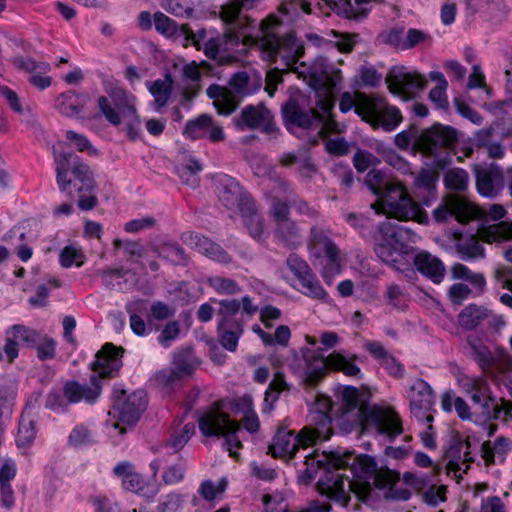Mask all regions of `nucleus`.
Returning <instances> with one entry per match:
<instances>
[{"mask_svg":"<svg viewBox=\"0 0 512 512\" xmlns=\"http://www.w3.org/2000/svg\"><path fill=\"white\" fill-rule=\"evenodd\" d=\"M336 396L333 403L326 395L317 394L310 409V425L313 427H304L298 434L279 429L268 453L273 457H292L299 447L306 448L329 439L333 416L351 426L373 427L377 434L390 440L403 433L402 420L393 407L385 404L368 406L371 397L368 386H338Z\"/></svg>","mask_w":512,"mask_h":512,"instance_id":"f257e3e1","label":"nucleus"},{"mask_svg":"<svg viewBox=\"0 0 512 512\" xmlns=\"http://www.w3.org/2000/svg\"><path fill=\"white\" fill-rule=\"evenodd\" d=\"M331 462L335 470L323 473L318 480V490L342 505H347L350 492L363 502L378 498V491L387 496V489L395 482L393 473L379 470L374 458L368 455L345 453L334 456Z\"/></svg>","mask_w":512,"mask_h":512,"instance_id":"f03ea898","label":"nucleus"},{"mask_svg":"<svg viewBox=\"0 0 512 512\" xmlns=\"http://www.w3.org/2000/svg\"><path fill=\"white\" fill-rule=\"evenodd\" d=\"M232 413L243 414L244 428L249 433H256L260 423L253 409L252 398L248 395L233 399H223L215 402L198 418L200 432L205 437H223V447L233 458H238V451L242 449L239 438L240 424L231 419Z\"/></svg>","mask_w":512,"mask_h":512,"instance_id":"7ed1b4c3","label":"nucleus"},{"mask_svg":"<svg viewBox=\"0 0 512 512\" xmlns=\"http://www.w3.org/2000/svg\"><path fill=\"white\" fill-rule=\"evenodd\" d=\"M281 21L274 15L263 19L254 35L245 36V43L254 45L262 60L275 63L278 59L286 68H293L304 54V47L293 34L280 35Z\"/></svg>","mask_w":512,"mask_h":512,"instance_id":"20e7f679","label":"nucleus"},{"mask_svg":"<svg viewBox=\"0 0 512 512\" xmlns=\"http://www.w3.org/2000/svg\"><path fill=\"white\" fill-rule=\"evenodd\" d=\"M64 143L53 146L56 164V181L60 191L74 197L71 186L79 194L78 206L82 210H92L97 205V198L91 192L94 188L92 173L84 162L71 152L63 150Z\"/></svg>","mask_w":512,"mask_h":512,"instance_id":"39448f33","label":"nucleus"},{"mask_svg":"<svg viewBox=\"0 0 512 512\" xmlns=\"http://www.w3.org/2000/svg\"><path fill=\"white\" fill-rule=\"evenodd\" d=\"M512 240V221H500L496 224L483 225L478 229V236H470L459 239L455 244V250L462 260L484 259L485 248L481 241L488 244H500ZM495 278L503 288L512 292V268L508 266L498 267Z\"/></svg>","mask_w":512,"mask_h":512,"instance_id":"423d86ee","label":"nucleus"},{"mask_svg":"<svg viewBox=\"0 0 512 512\" xmlns=\"http://www.w3.org/2000/svg\"><path fill=\"white\" fill-rule=\"evenodd\" d=\"M111 399L112 408L108 412L110 419L105 427L111 436L114 435L112 432L123 436L127 432L126 426H134L145 411L147 394L141 387L114 386Z\"/></svg>","mask_w":512,"mask_h":512,"instance_id":"0eeeda50","label":"nucleus"},{"mask_svg":"<svg viewBox=\"0 0 512 512\" xmlns=\"http://www.w3.org/2000/svg\"><path fill=\"white\" fill-rule=\"evenodd\" d=\"M229 85L231 89L213 84L206 90L209 98L213 99L214 107L221 115L231 114L239 104V97L255 93L261 88L262 82L258 74L241 71L232 76Z\"/></svg>","mask_w":512,"mask_h":512,"instance_id":"6e6552de","label":"nucleus"},{"mask_svg":"<svg viewBox=\"0 0 512 512\" xmlns=\"http://www.w3.org/2000/svg\"><path fill=\"white\" fill-rule=\"evenodd\" d=\"M372 208L377 214L382 213L401 221L416 220L419 223H427L428 220L427 214L400 183L389 185L379 197L377 204H372Z\"/></svg>","mask_w":512,"mask_h":512,"instance_id":"1a4fd4ad","label":"nucleus"},{"mask_svg":"<svg viewBox=\"0 0 512 512\" xmlns=\"http://www.w3.org/2000/svg\"><path fill=\"white\" fill-rule=\"evenodd\" d=\"M411 231L403 226L383 222L378 225L373 236L375 253L385 263L395 264L403 255L408 254L409 245L405 243Z\"/></svg>","mask_w":512,"mask_h":512,"instance_id":"9d476101","label":"nucleus"},{"mask_svg":"<svg viewBox=\"0 0 512 512\" xmlns=\"http://www.w3.org/2000/svg\"><path fill=\"white\" fill-rule=\"evenodd\" d=\"M472 402L473 415L478 416L481 425L487 431V437H491L497 430V426L490 423L492 419H498L503 413L505 420L512 421V402L501 400L499 405L496 397H493L487 386H472L469 391Z\"/></svg>","mask_w":512,"mask_h":512,"instance_id":"9b49d317","label":"nucleus"},{"mask_svg":"<svg viewBox=\"0 0 512 512\" xmlns=\"http://www.w3.org/2000/svg\"><path fill=\"white\" fill-rule=\"evenodd\" d=\"M310 85L316 90V102L323 113L329 114L334 107V89L340 82L339 71H335L323 57L315 59L308 69Z\"/></svg>","mask_w":512,"mask_h":512,"instance_id":"f8f14e48","label":"nucleus"},{"mask_svg":"<svg viewBox=\"0 0 512 512\" xmlns=\"http://www.w3.org/2000/svg\"><path fill=\"white\" fill-rule=\"evenodd\" d=\"M356 114L373 128L393 131L402 121L400 110L382 97H362L356 107Z\"/></svg>","mask_w":512,"mask_h":512,"instance_id":"ddd939ff","label":"nucleus"},{"mask_svg":"<svg viewBox=\"0 0 512 512\" xmlns=\"http://www.w3.org/2000/svg\"><path fill=\"white\" fill-rule=\"evenodd\" d=\"M269 215L274 224L275 239L288 249H296L303 243L302 229L291 218L289 204L279 197H273Z\"/></svg>","mask_w":512,"mask_h":512,"instance_id":"4468645a","label":"nucleus"},{"mask_svg":"<svg viewBox=\"0 0 512 512\" xmlns=\"http://www.w3.org/2000/svg\"><path fill=\"white\" fill-rule=\"evenodd\" d=\"M105 91L112 99L116 109L113 108L105 96H100L97 100L98 108L105 119L112 125L118 126L122 118L135 116V96L126 91L118 83L108 81L105 85Z\"/></svg>","mask_w":512,"mask_h":512,"instance_id":"2eb2a0df","label":"nucleus"},{"mask_svg":"<svg viewBox=\"0 0 512 512\" xmlns=\"http://www.w3.org/2000/svg\"><path fill=\"white\" fill-rule=\"evenodd\" d=\"M101 394V386H62L54 388L47 396L46 407L62 412L69 404L84 401L94 403Z\"/></svg>","mask_w":512,"mask_h":512,"instance_id":"dca6fc26","label":"nucleus"},{"mask_svg":"<svg viewBox=\"0 0 512 512\" xmlns=\"http://www.w3.org/2000/svg\"><path fill=\"white\" fill-rule=\"evenodd\" d=\"M386 83L392 94L407 101L426 87L427 80L417 71L408 70L405 66H395L388 72Z\"/></svg>","mask_w":512,"mask_h":512,"instance_id":"f3484780","label":"nucleus"},{"mask_svg":"<svg viewBox=\"0 0 512 512\" xmlns=\"http://www.w3.org/2000/svg\"><path fill=\"white\" fill-rule=\"evenodd\" d=\"M478 214L479 209L476 205L460 195L450 193L433 210V219L438 223H443L454 217L457 221L466 223L476 218Z\"/></svg>","mask_w":512,"mask_h":512,"instance_id":"a211bd4d","label":"nucleus"},{"mask_svg":"<svg viewBox=\"0 0 512 512\" xmlns=\"http://www.w3.org/2000/svg\"><path fill=\"white\" fill-rule=\"evenodd\" d=\"M281 113L285 126L291 132H294V128L321 131L319 113L314 109L303 110L294 98H289L282 105Z\"/></svg>","mask_w":512,"mask_h":512,"instance_id":"6ab92c4d","label":"nucleus"},{"mask_svg":"<svg viewBox=\"0 0 512 512\" xmlns=\"http://www.w3.org/2000/svg\"><path fill=\"white\" fill-rule=\"evenodd\" d=\"M123 349L115 347L112 343H106L97 352L95 360L91 363V382L97 384L99 379L112 377L122 366Z\"/></svg>","mask_w":512,"mask_h":512,"instance_id":"aec40b11","label":"nucleus"},{"mask_svg":"<svg viewBox=\"0 0 512 512\" xmlns=\"http://www.w3.org/2000/svg\"><path fill=\"white\" fill-rule=\"evenodd\" d=\"M457 140L456 131L440 124L421 130L420 151L437 156L442 149L451 148Z\"/></svg>","mask_w":512,"mask_h":512,"instance_id":"412c9836","label":"nucleus"},{"mask_svg":"<svg viewBox=\"0 0 512 512\" xmlns=\"http://www.w3.org/2000/svg\"><path fill=\"white\" fill-rule=\"evenodd\" d=\"M331 230L323 225H313L310 229L308 246L311 252L320 257L324 255L331 264H338L340 250L331 238Z\"/></svg>","mask_w":512,"mask_h":512,"instance_id":"4be33fe9","label":"nucleus"},{"mask_svg":"<svg viewBox=\"0 0 512 512\" xmlns=\"http://www.w3.org/2000/svg\"><path fill=\"white\" fill-rule=\"evenodd\" d=\"M470 440L467 437L464 441L456 439L452 441L445 453L447 460L446 469L448 474H453L460 478L462 473H466L474 458L470 452Z\"/></svg>","mask_w":512,"mask_h":512,"instance_id":"5701e85b","label":"nucleus"},{"mask_svg":"<svg viewBox=\"0 0 512 512\" xmlns=\"http://www.w3.org/2000/svg\"><path fill=\"white\" fill-rule=\"evenodd\" d=\"M219 200L229 210L241 211L246 202H253L252 198L243 191L239 183L228 175H221L217 181Z\"/></svg>","mask_w":512,"mask_h":512,"instance_id":"b1692460","label":"nucleus"},{"mask_svg":"<svg viewBox=\"0 0 512 512\" xmlns=\"http://www.w3.org/2000/svg\"><path fill=\"white\" fill-rule=\"evenodd\" d=\"M410 410L418 422H433L431 414L435 395L431 386H411L409 392Z\"/></svg>","mask_w":512,"mask_h":512,"instance_id":"393cba45","label":"nucleus"},{"mask_svg":"<svg viewBox=\"0 0 512 512\" xmlns=\"http://www.w3.org/2000/svg\"><path fill=\"white\" fill-rule=\"evenodd\" d=\"M184 135L192 140L208 137L212 142H221L225 139L222 126L214 122L212 117L207 114L188 121Z\"/></svg>","mask_w":512,"mask_h":512,"instance_id":"a878e982","label":"nucleus"},{"mask_svg":"<svg viewBox=\"0 0 512 512\" xmlns=\"http://www.w3.org/2000/svg\"><path fill=\"white\" fill-rule=\"evenodd\" d=\"M476 186L478 192L485 197H495L503 188V172L499 166H476Z\"/></svg>","mask_w":512,"mask_h":512,"instance_id":"bb28decb","label":"nucleus"},{"mask_svg":"<svg viewBox=\"0 0 512 512\" xmlns=\"http://www.w3.org/2000/svg\"><path fill=\"white\" fill-rule=\"evenodd\" d=\"M416 270L435 284L444 279L446 269L443 262L429 252H419L413 260Z\"/></svg>","mask_w":512,"mask_h":512,"instance_id":"cd10ccee","label":"nucleus"},{"mask_svg":"<svg viewBox=\"0 0 512 512\" xmlns=\"http://www.w3.org/2000/svg\"><path fill=\"white\" fill-rule=\"evenodd\" d=\"M239 212L241 213L243 224L249 235L258 242L265 241L268 237L265 219L257 211L254 201L246 202Z\"/></svg>","mask_w":512,"mask_h":512,"instance_id":"c85d7f7f","label":"nucleus"},{"mask_svg":"<svg viewBox=\"0 0 512 512\" xmlns=\"http://www.w3.org/2000/svg\"><path fill=\"white\" fill-rule=\"evenodd\" d=\"M270 111L263 105L246 106L241 113L233 118L235 127L240 131L256 130L267 120Z\"/></svg>","mask_w":512,"mask_h":512,"instance_id":"c756f323","label":"nucleus"},{"mask_svg":"<svg viewBox=\"0 0 512 512\" xmlns=\"http://www.w3.org/2000/svg\"><path fill=\"white\" fill-rule=\"evenodd\" d=\"M511 450V441L504 436L497 437L494 441H485L481 446V456L487 466L504 462L506 455Z\"/></svg>","mask_w":512,"mask_h":512,"instance_id":"7c9ffc66","label":"nucleus"},{"mask_svg":"<svg viewBox=\"0 0 512 512\" xmlns=\"http://www.w3.org/2000/svg\"><path fill=\"white\" fill-rule=\"evenodd\" d=\"M89 96L67 91L60 94L55 101V108L66 117H77L87 104Z\"/></svg>","mask_w":512,"mask_h":512,"instance_id":"2f4dec72","label":"nucleus"},{"mask_svg":"<svg viewBox=\"0 0 512 512\" xmlns=\"http://www.w3.org/2000/svg\"><path fill=\"white\" fill-rule=\"evenodd\" d=\"M190 244L201 254L220 263L228 264L232 261V257L217 243L211 241L205 236L191 235L189 237Z\"/></svg>","mask_w":512,"mask_h":512,"instance_id":"473e14b6","label":"nucleus"},{"mask_svg":"<svg viewBox=\"0 0 512 512\" xmlns=\"http://www.w3.org/2000/svg\"><path fill=\"white\" fill-rule=\"evenodd\" d=\"M356 358V355L347 357L342 352H333L328 355L330 370L341 372L354 380H360L362 379V372L355 363Z\"/></svg>","mask_w":512,"mask_h":512,"instance_id":"72a5a7b5","label":"nucleus"},{"mask_svg":"<svg viewBox=\"0 0 512 512\" xmlns=\"http://www.w3.org/2000/svg\"><path fill=\"white\" fill-rule=\"evenodd\" d=\"M264 0H228L221 6V19L227 24H235L242 11H250L259 7Z\"/></svg>","mask_w":512,"mask_h":512,"instance_id":"f704fd0d","label":"nucleus"},{"mask_svg":"<svg viewBox=\"0 0 512 512\" xmlns=\"http://www.w3.org/2000/svg\"><path fill=\"white\" fill-rule=\"evenodd\" d=\"M304 360L306 362L305 374L310 381L321 380L330 370L328 356L324 357L316 351L308 350L304 354Z\"/></svg>","mask_w":512,"mask_h":512,"instance_id":"c9c22d12","label":"nucleus"},{"mask_svg":"<svg viewBox=\"0 0 512 512\" xmlns=\"http://www.w3.org/2000/svg\"><path fill=\"white\" fill-rule=\"evenodd\" d=\"M122 487L126 491L133 492L147 499H153L159 492L154 484L147 481L143 475L138 472L132 474L128 480H124Z\"/></svg>","mask_w":512,"mask_h":512,"instance_id":"e433bc0d","label":"nucleus"},{"mask_svg":"<svg viewBox=\"0 0 512 512\" xmlns=\"http://www.w3.org/2000/svg\"><path fill=\"white\" fill-rule=\"evenodd\" d=\"M67 442L69 446L79 449L96 444L97 438L90 425L81 423L71 430Z\"/></svg>","mask_w":512,"mask_h":512,"instance_id":"4c0bfd02","label":"nucleus"},{"mask_svg":"<svg viewBox=\"0 0 512 512\" xmlns=\"http://www.w3.org/2000/svg\"><path fill=\"white\" fill-rule=\"evenodd\" d=\"M173 80L170 75H166L163 80L154 81L149 87V91L154 97L156 110L163 108L171 97Z\"/></svg>","mask_w":512,"mask_h":512,"instance_id":"58836bf2","label":"nucleus"},{"mask_svg":"<svg viewBox=\"0 0 512 512\" xmlns=\"http://www.w3.org/2000/svg\"><path fill=\"white\" fill-rule=\"evenodd\" d=\"M243 331V323H234L233 325L225 327H221L220 323H218L219 342L221 346L229 352H235Z\"/></svg>","mask_w":512,"mask_h":512,"instance_id":"ea45409f","label":"nucleus"},{"mask_svg":"<svg viewBox=\"0 0 512 512\" xmlns=\"http://www.w3.org/2000/svg\"><path fill=\"white\" fill-rule=\"evenodd\" d=\"M488 317V310L482 306L470 304L465 307L459 314L458 319L460 325L467 329L472 330L476 328L482 321Z\"/></svg>","mask_w":512,"mask_h":512,"instance_id":"a19ab883","label":"nucleus"},{"mask_svg":"<svg viewBox=\"0 0 512 512\" xmlns=\"http://www.w3.org/2000/svg\"><path fill=\"white\" fill-rule=\"evenodd\" d=\"M219 322L221 327L243 323L241 319L235 318L241 309V303L237 299H224L219 301Z\"/></svg>","mask_w":512,"mask_h":512,"instance_id":"79ce46f5","label":"nucleus"},{"mask_svg":"<svg viewBox=\"0 0 512 512\" xmlns=\"http://www.w3.org/2000/svg\"><path fill=\"white\" fill-rule=\"evenodd\" d=\"M394 141L395 145L402 150L413 148L420 151L421 129L411 125L406 130L396 134Z\"/></svg>","mask_w":512,"mask_h":512,"instance_id":"37998d69","label":"nucleus"},{"mask_svg":"<svg viewBox=\"0 0 512 512\" xmlns=\"http://www.w3.org/2000/svg\"><path fill=\"white\" fill-rule=\"evenodd\" d=\"M467 342L473 352V357L479 366L482 369L490 367L494 358L489 348L485 346L480 339L474 336H469L467 338Z\"/></svg>","mask_w":512,"mask_h":512,"instance_id":"c03bdc74","label":"nucleus"},{"mask_svg":"<svg viewBox=\"0 0 512 512\" xmlns=\"http://www.w3.org/2000/svg\"><path fill=\"white\" fill-rule=\"evenodd\" d=\"M451 273L453 278L468 281L479 290H483L486 285V280L482 273L473 272L464 264H454L451 268Z\"/></svg>","mask_w":512,"mask_h":512,"instance_id":"a18cd8bd","label":"nucleus"},{"mask_svg":"<svg viewBox=\"0 0 512 512\" xmlns=\"http://www.w3.org/2000/svg\"><path fill=\"white\" fill-rule=\"evenodd\" d=\"M227 480L221 479L218 483H214L212 480H204L201 482L198 488L199 495L208 502L221 499L223 493L227 488Z\"/></svg>","mask_w":512,"mask_h":512,"instance_id":"49530a36","label":"nucleus"},{"mask_svg":"<svg viewBox=\"0 0 512 512\" xmlns=\"http://www.w3.org/2000/svg\"><path fill=\"white\" fill-rule=\"evenodd\" d=\"M366 185L377 196H382L389 185L398 184V182L389 181L386 174L379 169H371L365 179Z\"/></svg>","mask_w":512,"mask_h":512,"instance_id":"de8ad7c7","label":"nucleus"},{"mask_svg":"<svg viewBox=\"0 0 512 512\" xmlns=\"http://www.w3.org/2000/svg\"><path fill=\"white\" fill-rule=\"evenodd\" d=\"M299 283V290L310 298L325 300L328 296L313 272L299 280Z\"/></svg>","mask_w":512,"mask_h":512,"instance_id":"09e8293b","label":"nucleus"},{"mask_svg":"<svg viewBox=\"0 0 512 512\" xmlns=\"http://www.w3.org/2000/svg\"><path fill=\"white\" fill-rule=\"evenodd\" d=\"M387 304L397 310H405L408 306L409 295L398 284H389L385 291Z\"/></svg>","mask_w":512,"mask_h":512,"instance_id":"8fccbe9b","label":"nucleus"},{"mask_svg":"<svg viewBox=\"0 0 512 512\" xmlns=\"http://www.w3.org/2000/svg\"><path fill=\"white\" fill-rule=\"evenodd\" d=\"M83 250L76 245H68L62 249L59 255V261L62 267L70 268L75 265L81 267L85 262Z\"/></svg>","mask_w":512,"mask_h":512,"instance_id":"3c124183","label":"nucleus"},{"mask_svg":"<svg viewBox=\"0 0 512 512\" xmlns=\"http://www.w3.org/2000/svg\"><path fill=\"white\" fill-rule=\"evenodd\" d=\"M207 283L218 294L234 295L242 290L241 286L234 279L219 275L209 277Z\"/></svg>","mask_w":512,"mask_h":512,"instance_id":"603ef678","label":"nucleus"},{"mask_svg":"<svg viewBox=\"0 0 512 512\" xmlns=\"http://www.w3.org/2000/svg\"><path fill=\"white\" fill-rule=\"evenodd\" d=\"M444 183L449 190L464 191L469 183V174L461 168L451 169L445 174Z\"/></svg>","mask_w":512,"mask_h":512,"instance_id":"864d4df0","label":"nucleus"},{"mask_svg":"<svg viewBox=\"0 0 512 512\" xmlns=\"http://www.w3.org/2000/svg\"><path fill=\"white\" fill-rule=\"evenodd\" d=\"M10 61L18 70L31 74L47 73L50 70V65L47 62H37L30 57L14 56Z\"/></svg>","mask_w":512,"mask_h":512,"instance_id":"5fc2aeb1","label":"nucleus"},{"mask_svg":"<svg viewBox=\"0 0 512 512\" xmlns=\"http://www.w3.org/2000/svg\"><path fill=\"white\" fill-rule=\"evenodd\" d=\"M35 436L36 428L34 421L23 415L19 422V429L16 438L18 447L29 446L34 441Z\"/></svg>","mask_w":512,"mask_h":512,"instance_id":"6e6d98bb","label":"nucleus"},{"mask_svg":"<svg viewBox=\"0 0 512 512\" xmlns=\"http://www.w3.org/2000/svg\"><path fill=\"white\" fill-rule=\"evenodd\" d=\"M184 496L176 491H171L162 496L156 506L157 512H181Z\"/></svg>","mask_w":512,"mask_h":512,"instance_id":"4d7b16f0","label":"nucleus"},{"mask_svg":"<svg viewBox=\"0 0 512 512\" xmlns=\"http://www.w3.org/2000/svg\"><path fill=\"white\" fill-rule=\"evenodd\" d=\"M162 7L176 17L189 18L194 11L192 0H164Z\"/></svg>","mask_w":512,"mask_h":512,"instance_id":"13d9d810","label":"nucleus"},{"mask_svg":"<svg viewBox=\"0 0 512 512\" xmlns=\"http://www.w3.org/2000/svg\"><path fill=\"white\" fill-rule=\"evenodd\" d=\"M186 474V467L183 463H174L163 469L161 479L165 485L174 486L181 483Z\"/></svg>","mask_w":512,"mask_h":512,"instance_id":"bf43d9fd","label":"nucleus"},{"mask_svg":"<svg viewBox=\"0 0 512 512\" xmlns=\"http://www.w3.org/2000/svg\"><path fill=\"white\" fill-rule=\"evenodd\" d=\"M345 220L355 229L359 230V232L364 237H373L375 232L373 222L361 215L356 213H347L345 215Z\"/></svg>","mask_w":512,"mask_h":512,"instance_id":"052dcab7","label":"nucleus"},{"mask_svg":"<svg viewBox=\"0 0 512 512\" xmlns=\"http://www.w3.org/2000/svg\"><path fill=\"white\" fill-rule=\"evenodd\" d=\"M196 427L194 423H186L181 431L174 433L168 441V446L175 452L180 451L195 434Z\"/></svg>","mask_w":512,"mask_h":512,"instance_id":"680f3d73","label":"nucleus"},{"mask_svg":"<svg viewBox=\"0 0 512 512\" xmlns=\"http://www.w3.org/2000/svg\"><path fill=\"white\" fill-rule=\"evenodd\" d=\"M17 396L14 386H0V418L12 412Z\"/></svg>","mask_w":512,"mask_h":512,"instance_id":"e2e57ef3","label":"nucleus"},{"mask_svg":"<svg viewBox=\"0 0 512 512\" xmlns=\"http://www.w3.org/2000/svg\"><path fill=\"white\" fill-rule=\"evenodd\" d=\"M9 331L17 339L18 342H23L28 346H33L39 339V334L34 329H30L23 325H14Z\"/></svg>","mask_w":512,"mask_h":512,"instance_id":"0e129e2a","label":"nucleus"},{"mask_svg":"<svg viewBox=\"0 0 512 512\" xmlns=\"http://www.w3.org/2000/svg\"><path fill=\"white\" fill-rule=\"evenodd\" d=\"M153 18L155 28L159 33L165 36H173L177 33L176 22L166 16L164 13L156 12Z\"/></svg>","mask_w":512,"mask_h":512,"instance_id":"69168bd1","label":"nucleus"},{"mask_svg":"<svg viewBox=\"0 0 512 512\" xmlns=\"http://www.w3.org/2000/svg\"><path fill=\"white\" fill-rule=\"evenodd\" d=\"M379 159L371 152L359 149L353 157L354 167L358 172H364L369 167L375 166L379 163Z\"/></svg>","mask_w":512,"mask_h":512,"instance_id":"338daca9","label":"nucleus"},{"mask_svg":"<svg viewBox=\"0 0 512 512\" xmlns=\"http://www.w3.org/2000/svg\"><path fill=\"white\" fill-rule=\"evenodd\" d=\"M286 262L287 266L298 278V280H301L308 274L312 273V270L306 261L300 258L297 254H290Z\"/></svg>","mask_w":512,"mask_h":512,"instance_id":"774afa93","label":"nucleus"}]
</instances>
